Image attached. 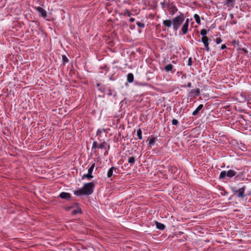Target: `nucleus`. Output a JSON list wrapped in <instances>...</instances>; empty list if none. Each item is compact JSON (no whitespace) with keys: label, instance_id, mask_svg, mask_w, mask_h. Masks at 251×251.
I'll return each mask as SVG.
<instances>
[{"label":"nucleus","instance_id":"1","mask_svg":"<svg viewBox=\"0 0 251 251\" xmlns=\"http://www.w3.org/2000/svg\"><path fill=\"white\" fill-rule=\"evenodd\" d=\"M185 21V16L183 13L174 18L172 20H165L163 21V25L167 28L173 27L174 31H177L180 28V25Z\"/></svg>","mask_w":251,"mask_h":251},{"label":"nucleus","instance_id":"2","mask_svg":"<svg viewBox=\"0 0 251 251\" xmlns=\"http://www.w3.org/2000/svg\"><path fill=\"white\" fill-rule=\"evenodd\" d=\"M95 187V184L93 182L84 184L82 188L75 191L74 193L75 195L80 196L82 195H90L92 194Z\"/></svg>","mask_w":251,"mask_h":251},{"label":"nucleus","instance_id":"3","mask_svg":"<svg viewBox=\"0 0 251 251\" xmlns=\"http://www.w3.org/2000/svg\"><path fill=\"white\" fill-rule=\"evenodd\" d=\"M201 41L204 46L205 50L209 52L210 50L209 47V41L210 40L207 37H202Z\"/></svg>","mask_w":251,"mask_h":251},{"label":"nucleus","instance_id":"4","mask_svg":"<svg viewBox=\"0 0 251 251\" xmlns=\"http://www.w3.org/2000/svg\"><path fill=\"white\" fill-rule=\"evenodd\" d=\"M166 9L169 10L170 13L172 15H174L177 11V8L173 3L167 4Z\"/></svg>","mask_w":251,"mask_h":251},{"label":"nucleus","instance_id":"5","mask_svg":"<svg viewBox=\"0 0 251 251\" xmlns=\"http://www.w3.org/2000/svg\"><path fill=\"white\" fill-rule=\"evenodd\" d=\"M189 25V19H187L184 24L182 25L181 28V31L182 32L183 35H186L188 32V27Z\"/></svg>","mask_w":251,"mask_h":251},{"label":"nucleus","instance_id":"6","mask_svg":"<svg viewBox=\"0 0 251 251\" xmlns=\"http://www.w3.org/2000/svg\"><path fill=\"white\" fill-rule=\"evenodd\" d=\"M35 9L37 10V11H38L40 16L44 18H46L47 17V12L43 8L40 6H37L35 7Z\"/></svg>","mask_w":251,"mask_h":251},{"label":"nucleus","instance_id":"7","mask_svg":"<svg viewBox=\"0 0 251 251\" xmlns=\"http://www.w3.org/2000/svg\"><path fill=\"white\" fill-rule=\"evenodd\" d=\"M245 190H246L245 187L240 188L235 192V193H237L238 194L237 196L239 198H243L245 197L244 192H245Z\"/></svg>","mask_w":251,"mask_h":251},{"label":"nucleus","instance_id":"8","mask_svg":"<svg viewBox=\"0 0 251 251\" xmlns=\"http://www.w3.org/2000/svg\"><path fill=\"white\" fill-rule=\"evenodd\" d=\"M156 140L157 139L155 137H152L150 139L149 138L147 140V142H148V146L151 147L154 145Z\"/></svg>","mask_w":251,"mask_h":251},{"label":"nucleus","instance_id":"9","mask_svg":"<svg viewBox=\"0 0 251 251\" xmlns=\"http://www.w3.org/2000/svg\"><path fill=\"white\" fill-rule=\"evenodd\" d=\"M59 196L62 199L70 200L71 198V194L66 192L61 193Z\"/></svg>","mask_w":251,"mask_h":251},{"label":"nucleus","instance_id":"10","mask_svg":"<svg viewBox=\"0 0 251 251\" xmlns=\"http://www.w3.org/2000/svg\"><path fill=\"white\" fill-rule=\"evenodd\" d=\"M234 2L233 0H226L224 4L229 8H231L233 7Z\"/></svg>","mask_w":251,"mask_h":251},{"label":"nucleus","instance_id":"11","mask_svg":"<svg viewBox=\"0 0 251 251\" xmlns=\"http://www.w3.org/2000/svg\"><path fill=\"white\" fill-rule=\"evenodd\" d=\"M190 93L193 96H198L200 94V91L199 88H195L192 89Z\"/></svg>","mask_w":251,"mask_h":251},{"label":"nucleus","instance_id":"12","mask_svg":"<svg viewBox=\"0 0 251 251\" xmlns=\"http://www.w3.org/2000/svg\"><path fill=\"white\" fill-rule=\"evenodd\" d=\"M203 105L201 104H200L198 107L193 112L192 115L193 116H196L197 115L199 112L201 110V109L203 108Z\"/></svg>","mask_w":251,"mask_h":251},{"label":"nucleus","instance_id":"13","mask_svg":"<svg viewBox=\"0 0 251 251\" xmlns=\"http://www.w3.org/2000/svg\"><path fill=\"white\" fill-rule=\"evenodd\" d=\"M94 177V176L92 175H90L88 173L84 174L82 177L81 179L82 180L86 179L87 180H90Z\"/></svg>","mask_w":251,"mask_h":251},{"label":"nucleus","instance_id":"14","mask_svg":"<svg viewBox=\"0 0 251 251\" xmlns=\"http://www.w3.org/2000/svg\"><path fill=\"white\" fill-rule=\"evenodd\" d=\"M155 223L156 228L157 229H159L160 230H164L165 229V226L164 224L160 223L157 221H155Z\"/></svg>","mask_w":251,"mask_h":251},{"label":"nucleus","instance_id":"15","mask_svg":"<svg viewBox=\"0 0 251 251\" xmlns=\"http://www.w3.org/2000/svg\"><path fill=\"white\" fill-rule=\"evenodd\" d=\"M236 174V172L232 170H229L226 172V176L228 177H232L233 176H235Z\"/></svg>","mask_w":251,"mask_h":251},{"label":"nucleus","instance_id":"16","mask_svg":"<svg viewBox=\"0 0 251 251\" xmlns=\"http://www.w3.org/2000/svg\"><path fill=\"white\" fill-rule=\"evenodd\" d=\"M116 169V168L114 167H112L111 168H110L107 172V177L109 178L111 177L113 175L114 170H115Z\"/></svg>","mask_w":251,"mask_h":251},{"label":"nucleus","instance_id":"17","mask_svg":"<svg viewBox=\"0 0 251 251\" xmlns=\"http://www.w3.org/2000/svg\"><path fill=\"white\" fill-rule=\"evenodd\" d=\"M134 80V75L131 73H129L127 75V80L129 83H132Z\"/></svg>","mask_w":251,"mask_h":251},{"label":"nucleus","instance_id":"18","mask_svg":"<svg viewBox=\"0 0 251 251\" xmlns=\"http://www.w3.org/2000/svg\"><path fill=\"white\" fill-rule=\"evenodd\" d=\"M173 67H174V66L172 64H168L165 67V70L167 72L171 71L173 69Z\"/></svg>","mask_w":251,"mask_h":251},{"label":"nucleus","instance_id":"19","mask_svg":"<svg viewBox=\"0 0 251 251\" xmlns=\"http://www.w3.org/2000/svg\"><path fill=\"white\" fill-rule=\"evenodd\" d=\"M95 167V163H94L91 165L90 167L88 169V173L90 175H92V173L94 171Z\"/></svg>","mask_w":251,"mask_h":251},{"label":"nucleus","instance_id":"20","mask_svg":"<svg viewBox=\"0 0 251 251\" xmlns=\"http://www.w3.org/2000/svg\"><path fill=\"white\" fill-rule=\"evenodd\" d=\"M194 18L196 22L198 24L201 25V19H200V17L199 15L197 14H195L194 16Z\"/></svg>","mask_w":251,"mask_h":251},{"label":"nucleus","instance_id":"21","mask_svg":"<svg viewBox=\"0 0 251 251\" xmlns=\"http://www.w3.org/2000/svg\"><path fill=\"white\" fill-rule=\"evenodd\" d=\"M142 132L140 128L138 129L137 131V135L139 139H142Z\"/></svg>","mask_w":251,"mask_h":251},{"label":"nucleus","instance_id":"22","mask_svg":"<svg viewBox=\"0 0 251 251\" xmlns=\"http://www.w3.org/2000/svg\"><path fill=\"white\" fill-rule=\"evenodd\" d=\"M201 35L202 36V37H206V35L207 33V31L205 29H202L201 30Z\"/></svg>","mask_w":251,"mask_h":251},{"label":"nucleus","instance_id":"23","mask_svg":"<svg viewBox=\"0 0 251 251\" xmlns=\"http://www.w3.org/2000/svg\"><path fill=\"white\" fill-rule=\"evenodd\" d=\"M226 176V171H223L220 173V178H224Z\"/></svg>","mask_w":251,"mask_h":251},{"label":"nucleus","instance_id":"24","mask_svg":"<svg viewBox=\"0 0 251 251\" xmlns=\"http://www.w3.org/2000/svg\"><path fill=\"white\" fill-rule=\"evenodd\" d=\"M81 213V210L79 208L73 210L72 213L73 215H76L78 213Z\"/></svg>","mask_w":251,"mask_h":251},{"label":"nucleus","instance_id":"25","mask_svg":"<svg viewBox=\"0 0 251 251\" xmlns=\"http://www.w3.org/2000/svg\"><path fill=\"white\" fill-rule=\"evenodd\" d=\"M128 162L129 164H134L135 163V158L134 157H130L128 159Z\"/></svg>","mask_w":251,"mask_h":251},{"label":"nucleus","instance_id":"26","mask_svg":"<svg viewBox=\"0 0 251 251\" xmlns=\"http://www.w3.org/2000/svg\"><path fill=\"white\" fill-rule=\"evenodd\" d=\"M136 25L140 27H141V28H143L145 27V25L144 23H141L140 22H136Z\"/></svg>","mask_w":251,"mask_h":251},{"label":"nucleus","instance_id":"27","mask_svg":"<svg viewBox=\"0 0 251 251\" xmlns=\"http://www.w3.org/2000/svg\"><path fill=\"white\" fill-rule=\"evenodd\" d=\"M106 143L105 142L101 143L99 146V148L100 149H103L105 148Z\"/></svg>","mask_w":251,"mask_h":251},{"label":"nucleus","instance_id":"28","mask_svg":"<svg viewBox=\"0 0 251 251\" xmlns=\"http://www.w3.org/2000/svg\"><path fill=\"white\" fill-rule=\"evenodd\" d=\"M168 3H166V2H165V1H164V2H161L160 3V4H161V6H162V8L163 9H165L166 8V7H167V4H168Z\"/></svg>","mask_w":251,"mask_h":251},{"label":"nucleus","instance_id":"29","mask_svg":"<svg viewBox=\"0 0 251 251\" xmlns=\"http://www.w3.org/2000/svg\"><path fill=\"white\" fill-rule=\"evenodd\" d=\"M215 41L217 44H219L222 42V40L220 38H216Z\"/></svg>","mask_w":251,"mask_h":251},{"label":"nucleus","instance_id":"30","mask_svg":"<svg viewBox=\"0 0 251 251\" xmlns=\"http://www.w3.org/2000/svg\"><path fill=\"white\" fill-rule=\"evenodd\" d=\"M125 15H127L128 17H130L131 15L130 12L127 9L125 10Z\"/></svg>","mask_w":251,"mask_h":251},{"label":"nucleus","instance_id":"31","mask_svg":"<svg viewBox=\"0 0 251 251\" xmlns=\"http://www.w3.org/2000/svg\"><path fill=\"white\" fill-rule=\"evenodd\" d=\"M172 124L173 125H176V126L178 124V121L177 120H176V119H175L172 120Z\"/></svg>","mask_w":251,"mask_h":251},{"label":"nucleus","instance_id":"32","mask_svg":"<svg viewBox=\"0 0 251 251\" xmlns=\"http://www.w3.org/2000/svg\"><path fill=\"white\" fill-rule=\"evenodd\" d=\"M62 60H63V61L65 63L68 62V59L67 57L65 55L62 56Z\"/></svg>","mask_w":251,"mask_h":251},{"label":"nucleus","instance_id":"33","mask_svg":"<svg viewBox=\"0 0 251 251\" xmlns=\"http://www.w3.org/2000/svg\"><path fill=\"white\" fill-rule=\"evenodd\" d=\"M102 131H105V130L104 129H99L97 131V135H100L101 133V132Z\"/></svg>","mask_w":251,"mask_h":251},{"label":"nucleus","instance_id":"34","mask_svg":"<svg viewBox=\"0 0 251 251\" xmlns=\"http://www.w3.org/2000/svg\"><path fill=\"white\" fill-rule=\"evenodd\" d=\"M98 147L97 146V142L96 141H94L93 142V145H92V148H94V149H96Z\"/></svg>","mask_w":251,"mask_h":251},{"label":"nucleus","instance_id":"35","mask_svg":"<svg viewBox=\"0 0 251 251\" xmlns=\"http://www.w3.org/2000/svg\"><path fill=\"white\" fill-rule=\"evenodd\" d=\"M192 58H189L188 59V65L189 66H191L192 65Z\"/></svg>","mask_w":251,"mask_h":251},{"label":"nucleus","instance_id":"36","mask_svg":"<svg viewBox=\"0 0 251 251\" xmlns=\"http://www.w3.org/2000/svg\"><path fill=\"white\" fill-rule=\"evenodd\" d=\"M226 48V46L225 44H223L221 47V50H224Z\"/></svg>","mask_w":251,"mask_h":251},{"label":"nucleus","instance_id":"37","mask_svg":"<svg viewBox=\"0 0 251 251\" xmlns=\"http://www.w3.org/2000/svg\"><path fill=\"white\" fill-rule=\"evenodd\" d=\"M130 22H133L134 21H135V19L134 18H131L129 20Z\"/></svg>","mask_w":251,"mask_h":251},{"label":"nucleus","instance_id":"38","mask_svg":"<svg viewBox=\"0 0 251 251\" xmlns=\"http://www.w3.org/2000/svg\"><path fill=\"white\" fill-rule=\"evenodd\" d=\"M191 82H188V84H187V86L189 88L191 87Z\"/></svg>","mask_w":251,"mask_h":251},{"label":"nucleus","instance_id":"39","mask_svg":"<svg viewBox=\"0 0 251 251\" xmlns=\"http://www.w3.org/2000/svg\"><path fill=\"white\" fill-rule=\"evenodd\" d=\"M141 85L143 86H145L148 85V84L147 83H143V84H141Z\"/></svg>","mask_w":251,"mask_h":251}]
</instances>
